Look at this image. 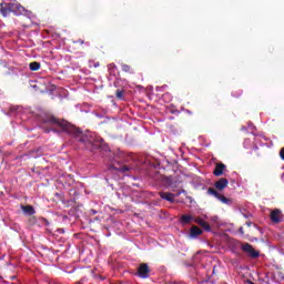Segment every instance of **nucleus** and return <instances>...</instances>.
I'll return each instance as SVG.
<instances>
[{
    "label": "nucleus",
    "mask_w": 284,
    "mask_h": 284,
    "mask_svg": "<svg viewBox=\"0 0 284 284\" xmlns=\"http://www.w3.org/2000/svg\"><path fill=\"white\" fill-rule=\"evenodd\" d=\"M193 221L197 223V225H201L204 222V220L201 217H193Z\"/></svg>",
    "instance_id": "nucleus-20"
},
{
    "label": "nucleus",
    "mask_w": 284,
    "mask_h": 284,
    "mask_svg": "<svg viewBox=\"0 0 284 284\" xmlns=\"http://www.w3.org/2000/svg\"><path fill=\"white\" fill-rule=\"evenodd\" d=\"M192 221H194V216H192V215L183 214L180 217V223L182 225H189V223H192Z\"/></svg>",
    "instance_id": "nucleus-13"
},
{
    "label": "nucleus",
    "mask_w": 284,
    "mask_h": 284,
    "mask_svg": "<svg viewBox=\"0 0 284 284\" xmlns=\"http://www.w3.org/2000/svg\"><path fill=\"white\" fill-rule=\"evenodd\" d=\"M203 234V230L199 229V226L193 225L190 230V236L192 239H196L197 236H201Z\"/></svg>",
    "instance_id": "nucleus-11"
},
{
    "label": "nucleus",
    "mask_w": 284,
    "mask_h": 284,
    "mask_svg": "<svg viewBox=\"0 0 284 284\" xmlns=\"http://www.w3.org/2000/svg\"><path fill=\"white\" fill-rule=\"evenodd\" d=\"M225 165L220 162L215 165V169L213 171L214 176H223V172H225Z\"/></svg>",
    "instance_id": "nucleus-10"
},
{
    "label": "nucleus",
    "mask_w": 284,
    "mask_h": 284,
    "mask_svg": "<svg viewBox=\"0 0 284 284\" xmlns=\"http://www.w3.org/2000/svg\"><path fill=\"white\" fill-rule=\"evenodd\" d=\"M113 170H116V172H130L129 165H121L120 163H113L112 164Z\"/></svg>",
    "instance_id": "nucleus-12"
},
{
    "label": "nucleus",
    "mask_w": 284,
    "mask_h": 284,
    "mask_svg": "<svg viewBox=\"0 0 284 284\" xmlns=\"http://www.w3.org/2000/svg\"><path fill=\"white\" fill-rule=\"evenodd\" d=\"M101 65L100 62H94L93 60L89 61V68H99Z\"/></svg>",
    "instance_id": "nucleus-19"
},
{
    "label": "nucleus",
    "mask_w": 284,
    "mask_h": 284,
    "mask_svg": "<svg viewBox=\"0 0 284 284\" xmlns=\"http://www.w3.org/2000/svg\"><path fill=\"white\" fill-rule=\"evenodd\" d=\"M11 12H12V2L0 3V13L2 14V17H8V14H10Z\"/></svg>",
    "instance_id": "nucleus-6"
},
{
    "label": "nucleus",
    "mask_w": 284,
    "mask_h": 284,
    "mask_svg": "<svg viewBox=\"0 0 284 284\" xmlns=\"http://www.w3.org/2000/svg\"><path fill=\"white\" fill-rule=\"evenodd\" d=\"M122 72H126L128 74H134V71L132 70V67L129 64H122Z\"/></svg>",
    "instance_id": "nucleus-16"
},
{
    "label": "nucleus",
    "mask_w": 284,
    "mask_h": 284,
    "mask_svg": "<svg viewBox=\"0 0 284 284\" xmlns=\"http://www.w3.org/2000/svg\"><path fill=\"white\" fill-rule=\"evenodd\" d=\"M29 69L31 70V72H37L39 70H41V63L34 61V62H31L29 64Z\"/></svg>",
    "instance_id": "nucleus-15"
},
{
    "label": "nucleus",
    "mask_w": 284,
    "mask_h": 284,
    "mask_svg": "<svg viewBox=\"0 0 284 284\" xmlns=\"http://www.w3.org/2000/svg\"><path fill=\"white\" fill-rule=\"evenodd\" d=\"M247 227L252 226V222H246Z\"/></svg>",
    "instance_id": "nucleus-26"
},
{
    "label": "nucleus",
    "mask_w": 284,
    "mask_h": 284,
    "mask_svg": "<svg viewBox=\"0 0 284 284\" xmlns=\"http://www.w3.org/2000/svg\"><path fill=\"white\" fill-rule=\"evenodd\" d=\"M114 69H116V64L110 63V64H109V70H114Z\"/></svg>",
    "instance_id": "nucleus-23"
},
{
    "label": "nucleus",
    "mask_w": 284,
    "mask_h": 284,
    "mask_svg": "<svg viewBox=\"0 0 284 284\" xmlns=\"http://www.w3.org/2000/svg\"><path fill=\"white\" fill-rule=\"evenodd\" d=\"M91 212H92V214H97V211H94V210H91Z\"/></svg>",
    "instance_id": "nucleus-28"
},
{
    "label": "nucleus",
    "mask_w": 284,
    "mask_h": 284,
    "mask_svg": "<svg viewBox=\"0 0 284 284\" xmlns=\"http://www.w3.org/2000/svg\"><path fill=\"white\" fill-rule=\"evenodd\" d=\"M124 94H125V91H124V90L118 89V90L115 91V97H116V99H119V101H123Z\"/></svg>",
    "instance_id": "nucleus-17"
},
{
    "label": "nucleus",
    "mask_w": 284,
    "mask_h": 284,
    "mask_svg": "<svg viewBox=\"0 0 284 284\" xmlns=\"http://www.w3.org/2000/svg\"><path fill=\"white\" fill-rule=\"evenodd\" d=\"M45 132H50V130H45Z\"/></svg>",
    "instance_id": "nucleus-30"
},
{
    "label": "nucleus",
    "mask_w": 284,
    "mask_h": 284,
    "mask_svg": "<svg viewBox=\"0 0 284 284\" xmlns=\"http://www.w3.org/2000/svg\"><path fill=\"white\" fill-rule=\"evenodd\" d=\"M163 97H168L170 99V93H164Z\"/></svg>",
    "instance_id": "nucleus-27"
},
{
    "label": "nucleus",
    "mask_w": 284,
    "mask_h": 284,
    "mask_svg": "<svg viewBox=\"0 0 284 284\" xmlns=\"http://www.w3.org/2000/svg\"><path fill=\"white\" fill-rule=\"evenodd\" d=\"M207 194L215 196V199H219L224 205H232V199L225 197V195L219 193V191H216V189L210 187L207 190Z\"/></svg>",
    "instance_id": "nucleus-4"
},
{
    "label": "nucleus",
    "mask_w": 284,
    "mask_h": 284,
    "mask_svg": "<svg viewBox=\"0 0 284 284\" xmlns=\"http://www.w3.org/2000/svg\"><path fill=\"white\" fill-rule=\"evenodd\" d=\"M21 210L24 214H28V216H32V214H34V206L32 205H22Z\"/></svg>",
    "instance_id": "nucleus-14"
},
{
    "label": "nucleus",
    "mask_w": 284,
    "mask_h": 284,
    "mask_svg": "<svg viewBox=\"0 0 284 284\" xmlns=\"http://www.w3.org/2000/svg\"><path fill=\"white\" fill-rule=\"evenodd\" d=\"M271 221L273 223H281L283 221V216L281 215V210L275 209L271 212Z\"/></svg>",
    "instance_id": "nucleus-8"
},
{
    "label": "nucleus",
    "mask_w": 284,
    "mask_h": 284,
    "mask_svg": "<svg viewBox=\"0 0 284 284\" xmlns=\"http://www.w3.org/2000/svg\"><path fill=\"white\" fill-rule=\"evenodd\" d=\"M280 158L284 161V148L280 150Z\"/></svg>",
    "instance_id": "nucleus-21"
},
{
    "label": "nucleus",
    "mask_w": 284,
    "mask_h": 284,
    "mask_svg": "<svg viewBox=\"0 0 284 284\" xmlns=\"http://www.w3.org/2000/svg\"><path fill=\"white\" fill-rule=\"evenodd\" d=\"M227 185H230V181L225 178H222L215 182V189H217L220 192H222V190H225Z\"/></svg>",
    "instance_id": "nucleus-9"
},
{
    "label": "nucleus",
    "mask_w": 284,
    "mask_h": 284,
    "mask_svg": "<svg viewBox=\"0 0 284 284\" xmlns=\"http://www.w3.org/2000/svg\"><path fill=\"white\" fill-rule=\"evenodd\" d=\"M42 123H48L53 128H58L59 132H65L73 139L78 140L79 143H82L87 150H99L101 148V141L103 139L97 136V134L92 132H84L81 129L74 126L72 123L61 120L50 113H44L41 116Z\"/></svg>",
    "instance_id": "nucleus-1"
},
{
    "label": "nucleus",
    "mask_w": 284,
    "mask_h": 284,
    "mask_svg": "<svg viewBox=\"0 0 284 284\" xmlns=\"http://www.w3.org/2000/svg\"><path fill=\"white\" fill-rule=\"evenodd\" d=\"M239 232L242 234H245V232L243 231V227H240Z\"/></svg>",
    "instance_id": "nucleus-25"
},
{
    "label": "nucleus",
    "mask_w": 284,
    "mask_h": 284,
    "mask_svg": "<svg viewBox=\"0 0 284 284\" xmlns=\"http://www.w3.org/2000/svg\"><path fill=\"white\" fill-rule=\"evenodd\" d=\"M136 276H139V278H150V266L148 263L140 264Z\"/></svg>",
    "instance_id": "nucleus-5"
},
{
    "label": "nucleus",
    "mask_w": 284,
    "mask_h": 284,
    "mask_svg": "<svg viewBox=\"0 0 284 284\" xmlns=\"http://www.w3.org/2000/svg\"><path fill=\"white\" fill-rule=\"evenodd\" d=\"M241 250L242 252L247 254L250 258H258V256H261V252L256 251L254 246H252V244L250 243L242 244Z\"/></svg>",
    "instance_id": "nucleus-2"
},
{
    "label": "nucleus",
    "mask_w": 284,
    "mask_h": 284,
    "mask_svg": "<svg viewBox=\"0 0 284 284\" xmlns=\"http://www.w3.org/2000/svg\"><path fill=\"white\" fill-rule=\"evenodd\" d=\"M77 43H80V45H83V43H85V41H83L82 39H79V40L77 41Z\"/></svg>",
    "instance_id": "nucleus-24"
},
{
    "label": "nucleus",
    "mask_w": 284,
    "mask_h": 284,
    "mask_svg": "<svg viewBox=\"0 0 284 284\" xmlns=\"http://www.w3.org/2000/svg\"><path fill=\"white\" fill-rule=\"evenodd\" d=\"M181 194V192H179L178 194L174 193H170V192H160V199H163L164 201H169V203H174V196H179Z\"/></svg>",
    "instance_id": "nucleus-7"
},
{
    "label": "nucleus",
    "mask_w": 284,
    "mask_h": 284,
    "mask_svg": "<svg viewBox=\"0 0 284 284\" xmlns=\"http://www.w3.org/2000/svg\"><path fill=\"white\" fill-rule=\"evenodd\" d=\"M84 283H88V278H82L81 281L77 282L75 284H84Z\"/></svg>",
    "instance_id": "nucleus-22"
},
{
    "label": "nucleus",
    "mask_w": 284,
    "mask_h": 284,
    "mask_svg": "<svg viewBox=\"0 0 284 284\" xmlns=\"http://www.w3.org/2000/svg\"><path fill=\"white\" fill-rule=\"evenodd\" d=\"M52 132H57V129H51Z\"/></svg>",
    "instance_id": "nucleus-29"
},
{
    "label": "nucleus",
    "mask_w": 284,
    "mask_h": 284,
    "mask_svg": "<svg viewBox=\"0 0 284 284\" xmlns=\"http://www.w3.org/2000/svg\"><path fill=\"white\" fill-rule=\"evenodd\" d=\"M201 227H203V230H205V232H211L212 226H210V224L207 222H203L200 224Z\"/></svg>",
    "instance_id": "nucleus-18"
},
{
    "label": "nucleus",
    "mask_w": 284,
    "mask_h": 284,
    "mask_svg": "<svg viewBox=\"0 0 284 284\" xmlns=\"http://www.w3.org/2000/svg\"><path fill=\"white\" fill-rule=\"evenodd\" d=\"M11 10H12V14H14V17H27L28 14V9H26L23 6H21V3L19 2H11Z\"/></svg>",
    "instance_id": "nucleus-3"
}]
</instances>
